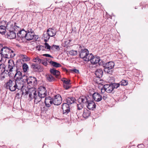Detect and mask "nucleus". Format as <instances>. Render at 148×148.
I'll use <instances>...</instances> for the list:
<instances>
[{
    "instance_id": "obj_37",
    "label": "nucleus",
    "mask_w": 148,
    "mask_h": 148,
    "mask_svg": "<svg viewBox=\"0 0 148 148\" xmlns=\"http://www.w3.org/2000/svg\"><path fill=\"white\" fill-rule=\"evenodd\" d=\"M45 48L47 50H50L51 49V47L50 46L48 43H45Z\"/></svg>"
},
{
    "instance_id": "obj_53",
    "label": "nucleus",
    "mask_w": 148,
    "mask_h": 148,
    "mask_svg": "<svg viewBox=\"0 0 148 148\" xmlns=\"http://www.w3.org/2000/svg\"><path fill=\"white\" fill-rule=\"evenodd\" d=\"M22 79H23V80L24 81L25 80L26 81V77H24V78H21Z\"/></svg>"
},
{
    "instance_id": "obj_30",
    "label": "nucleus",
    "mask_w": 148,
    "mask_h": 148,
    "mask_svg": "<svg viewBox=\"0 0 148 148\" xmlns=\"http://www.w3.org/2000/svg\"><path fill=\"white\" fill-rule=\"evenodd\" d=\"M51 36H49L47 32L46 33L44 34L43 37L44 39V41L45 42H47L48 40L49 39Z\"/></svg>"
},
{
    "instance_id": "obj_48",
    "label": "nucleus",
    "mask_w": 148,
    "mask_h": 148,
    "mask_svg": "<svg viewBox=\"0 0 148 148\" xmlns=\"http://www.w3.org/2000/svg\"><path fill=\"white\" fill-rule=\"evenodd\" d=\"M5 71V67L4 66H3V67L1 69V74H3V73Z\"/></svg>"
},
{
    "instance_id": "obj_26",
    "label": "nucleus",
    "mask_w": 148,
    "mask_h": 148,
    "mask_svg": "<svg viewBox=\"0 0 148 148\" xmlns=\"http://www.w3.org/2000/svg\"><path fill=\"white\" fill-rule=\"evenodd\" d=\"M75 101V99L74 98L72 97H69L66 99V103L69 105L74 103Z\"/></svg>"
},
{
    "instance_id": "obj_20",
    "label": "nucleus",
    "mask_w": 148,
    "mask_h": 148,
    "mask_svg": "<svg viewBox=\"0 0 148 148\" xmlns=\"http://www.w3.org/2000/svg\"><path fill=\"white\" fill-rule=\"evenodd\" d=\"M50 72L51 74L55 76L56 78L59 79L60 77V73L59 71L56 70L54 69H50Z\"/></svg>"
},
{
    "instance_id": "obj_4",
    "label": "nucleus",
    "mask_w": 148,
    "mask_h": 148,
    "mask_svg": "<svg viewBox=\"0 0 148 148\" xmlns=\"http://www.w3.org/2000/svg\"><path fill=\"white\" fill-rule=\"evenodd\" d=\"M8 67L7 71L8 73L11 74V73L16 72L17 70L16 66H15L14 61L12 60H10L8 62Z\"/></svg>"
},
{
    "instance_id": "obj_11",
    "label": "nucleus",
    "mask_w": 148,
    "mask_h": 148,
    "mask_svg": "<svg viewBox=\"0 0 148 148\" xmlns=\"http://www.w3.org/2000/svg\"><path fill=\"white\" fill-rule=\"evenodd\" d=\"M27 32L23 29L17 33V36L18 40H23L26 37Z\"/></svg>"
},
{
    "instance_id": "obj_7",
    "label": "nucleus",
    "mask_w": 148,
    "mask_h": 148,
    "mask_svg": "<svg viewBox=\"0 0 148 148\" xmlns=\"http://www.w3.org/2000/svg\"><path fill=\"white\" fill-rule=\"evenodd\" d=\"M90 54L89 51L86 49H82L79 51L80 57L86 61H89Z\"/></svg>"
},
{
    "instance_id": "obj_14",
    "label": "nucleus",
    "mask_w": 148,
    "mask_h": 148,
    "mask_svg": "<svg viewBox=\"0 0 148 148\" xmlns=\"http://www.w3.org/2000/svg\"><path fill=\"white\" fill-rule=\"evenodd\" d=\"M14 72L15 73L14 77L16 79V81H17L18 80H20L21 79V78L26 77V76L25 75L22 76L21 73L19 71H18L17 70L16 71V72Z\"/></svg>"
},
{
    "instance_id": "obj_17",
    "label": "nucleus",
    "mask_w": 148,
    "mask_h": 148,
    "mask_svg": "<svg viewBox=\"0 0 148 148\" xmlns=\"http://www.w3.org/2000/svg\"><path fill=\"white\" fill-rule=\"evenodd\" d=\"M36 36L33 32H27L25 38L28 40H30L33 39L34 36Z\"/></svg>"
},
{
    "instance_id": "obj_22",
    "label": "nucleus",
    "mask_w": 148,
    "mask_h": 148,
    "mask_svg": "<svg viewBox=\"0 0 148 148\" xmlns=\"http://www.w3.org/2000/svg\"><path fill=\"white\" fill-rule=\"evenodd\" d=\"M89 100L86 97L82 96L79 98L78 99V101L79 103L83 104L85 103L86 105V103H87Z\"/></svg>"
},
{
    "instance_id": "obj_41",
    "label": "nucleus",
    "mask_w": 148,
    "mask_h": 148,
    "mask_svg": "<svg viewBox=\"0 0 148 148\" xmlns=\"http://www.w3.org/2000/svg\"><path fill=\"white\" fill-rule=\"evenodd\" d=\"M44 48L45 47L41 45L40 46L38 49V50L39 51H40L41 50L43 51L44 50Z\"/></svg>"
},
{
    "instance_id": "obj_39",
    "label": "nucleus",
    "mask_w": 148,
    "mask_h": 148,
    "mask_svg": "<svg viewBox=\"0 0 148 148\" xmlns=\"http://www.w3.org/2000/svg\"><path fill=\"white\" fill-rule=\"evenodd\" d=\"M31 67L34 70H36L37 69V64L36 63H32L31 65Z\"/></svg>"
},
{
    "instance_id": "obj_31",
    "label": "nucleus",
    "mask_w": 148,
    "mask_h": 148,
    "mask_svg": "<svg viewBox=\"0 0 148 148\" xmlns=\"http://www.w3.org/2000/svg\"><path fill=\"white\" fill-rule=\"evenodd\" d=\"M13 29L14 32H16V34H17V33H19L21 31V29L20 27L17 26H14L13 27Z\"/></svg>"
},
{
    "instance_id": "obj_54",
    "label": "nucleus",
    "mask_w": 148,
    "mask_h": 148,
    "mask_svg": "<svg viewBox=\"0 0 148 148\" xmlns=\"http://www.w3.org/2000/svg\"><path fill=\"white\" fill-rule=\"evenodd\" d=\"M37 60H38V61L39 62H40V59L38 58Z\"/></svg>"
},
{
    "instance_id": "obj_10",
    "label": "nucleus",
    "mask_w": 148,
    "mask_h": 148,
    "mask_svg": "<svg viewBox=\"0 0 148 148\" xmlns=\"http://www.w3.org/2000/svg\"><path fill=\"white\" fill-rule=\"evenodd\" d=\"M61 80L63 83V86L65 89L67 90L71 88V83L70 80L66 78H63Z\"/></svg>"
},
{
    "instance_id": "obj_32",
    "label": "nucleus",
    "mask_w": 148,
    "mask_h": 148,
    "mask_svg": "<svg viewBox=\"0 0 148 148\" xmlns=\"http://www.w3.org/2000/svg\"><path fill=\"white\" fill-rule=\"evenodd\" d=\"M119 84H120V85L125 86L128 84V82L127 80L123 79L120 82Z\"/></svg>"
},
{
    "instance_id": "obj_38",
    "label": "nucleus",
    "mask_w": 148,
    "mask_h": 148,
    "mask_svg": "<svg viewBox=\"0 0 148 148\" xmlns=\"http://www.w3.org/2000/svg\"><path fill=\"white\" fill-rule=\"evenodd\" d=\"M77 109L78 110H81L83 107V104L81 103H79V104L77 105Z\"/></svg>"
},
{
    "instance_id": "obj_44",
    "label": "nucleus",
    "mask_w": 148,
    "mask_h": 148,
    "mask_svg": "<svg viewBox=\"0 0 148 148\" xmlns=\"http://www.w3.org/2000/svg\"><path fill=\"white\" fill-rule=\"evenodd\" d=\"M43 56H45L46 57H50V58H52V56L50 55L49 54H45L43 55Z\"/></svg>"
},
{
    "instance_id": "obj_16",
    "label": "nucleus",
    "mask_w": 148,
    "mask_h": 148,
    "mask_svg": "<svg viewBox=\"0 0 148 148\" xmlns=\"http://www.w3.org/2000/svg\"><path fill=\"white\" fill-rule=\"evenodd\" d=\"M93 99L96 101H100L102 99V96L97 92H95L92 95Z\"/></svg>"
},
{
    "instance_id": "obj_15",
    "label": "nucleus",
    "mask_w": 148,
    "mask_h": 148,
    "mask_svg": "<svg viewBox=\"0 0 148 148\" xmlns=\"http://www.w3.org/2000/svg\"><path fill=\"white\" fill-rule=\"evenodd\" d=\"M16 89H17L18 90H21L23 92V89L24 87L23 82L20 80L16 81Z\"/></svg>"
},
{
    "instance_id": "obj_12",
    "label": "nucleus",
    "mask_w": 148,
    "mask_h": 148,
    "mask_svg": "<svg viewBox=\"0 0 148 148\" xmlns=\"http://www.w3.org/2000/svg\"><path fill=\"white\" fill-rule=\"evenodd\" d=\"M62 108L64 114H67L70 112L69 106L68 104L63 103L62 105Z\"/></svg>"
},
{
    "instance_id": "obj_5",
    "label": "nucleus",
    "mask_w": 148,
    "mask_h": 148,
    "mask_svg": "<svg viewBox=\"0 0 148 148\" xmlns=\"http://www.w3.org/2000/svg\"><path fill=\"white\" fill-rule=\"evenodd\" d=\"M36 89L34 88H32L29 89L28 91H26L25 93L26 94H28V92H29V97L30 98L32 99V98H34V101L35 103L36 104L37 103L36 101L37 99V94H36Z\"/></svg>"
},
{
    "instance_id": "obj_24",
    "label": "nucleus",
    "mask_w": 148,
    "mask_h": 148,
    "mask_svg": "<svg viewBox=\"0 0 148 148\" xmlns=\"http://www.w3.org/2000/svg\"><path fill=\"white\" fill-rule=\"evenodd\" d=\"M47 32L51 37H53L56 34L55 31L54 29L51 28L48 29L47 30Z\"/></svg>"
},
{
    "instance_id": "obj_47",
    "label": "nucleus",
    "mask_w": 148,
    "mask_h": 148,
    "mask_svg": "<svg viewBox=\"0 0 148 148\" xmlns=\"http://www.w3.org/2000/svg\"><path fill=\"white\" fill-rule=\"evenodd\" d=\"M72 71H73V72L75 73H79V71L78 70H77L76 69H74L73 70H72Z\"/></svg>"
},
{
    "instance_id": "obj_25",
    "label": "nucleus",
    "mask_w": 148,
    "mask_h": 148,
    "mask_svg": "<svg viewBox=\"0 0 148 148\" xmlns=\"http://www.w3.org/2000/svg\"><path fill=\"white\" fill-rule=\"evenodd\" d=\"M90 112L89 110H88L87 108H85L84 109L83 116L85 118H87L90 116Z\"/></svg>"
},
{
    "instance_id": "obj_19",
    "label": "nucleus",
    "mask_w": 148,
    "mask_h": 148,
    "mask_svg": "<svg viewBox=\"0 0 148 148\" xmlns=\"http://www.w3.org/2000/svg\"><path fill=\"white\" fill-rule=\"evenodd\" d=\"M8 38L10 39H14L16 36V32H14V31L9 30L6 34Z\"/></svg>"
},
{
    "instance_id": "obj_9",
    "label": "nucleus",
    "mask_w": 148,
    "mask_h": 148,
    "mask_svg": "<svg viewBox=\"0 0 148 148\" xmlns=\"http://www.w3.org/2000/svg\"><path fill=\"white\" fill-rule=\"evenodd\" d=\"M89 61H90L92 64H96L98 63L100 60L99 57L93 56L91 53L90 54Z\"/></svg>"
},
{
    "instance_id": "obj_46",
    "label": "nucleus",
    "mask_w": 148,
    "mask_h": 148,
    "mask_svg": "<svg viewBox=\"0 0 148 148\" xmlns=\"http://www.w3.org/2000/svg\"><path fill=\"white\" fill-rule=\"evenodd\" d=\"M3 56V55L2 53L1 52V53H0V62H1L2 60Z\"/></svg>"
},
{
    "instance_id": "obj_45",
    "label": "nucleus",
    "mask_w": 148,
    "mask_h": 148,
    "mask_svg": "<svg viewBox=\"0 0 148 148\" xmlns=\"http://www.w3.org/2000/svg\"><path fill=\"white\" fill-rule=\"evenodd\" d=\"M105 91H106V90L104 88V85L103 87L101 89V92L102 93H103L105 92Z\"/></svg>"
},
{
    "instance_id": "obj_27",
    "label": "nucleus",
    "mask_w": 148,
    "mask_h": 148,
    "mask_svg": "<svg viewBox=\"0 0 148 148\" xmlns=\"http://www.w3.org/2000/svg\"><path fill=\"white\" fill-rule=\"evenodd\" d=\"M46 78L47 81L49 82H53L56 80V79L51 74L46 75Z\"/></svg>"
},
{
    "instance_id": "obj_21",
    "label": "nucleus",
    "mask_w": 148,
    "mask_h": 148,
    "mask_svg": "<svg viewBox=\"0 0 148 148\" xmlns=\"http://www.w3.org/2000/svg\"><path fill=\"white\" fill-rule=\"evenodd\" d=\"M104 88L106 89V92L108 93H110L113 90L112 84L104 85Z\"/></svg>"
},
{
    "instance_id": "obj_3",
    "label": "nucleus",
    "mask_w": 148,
    "mask_h": 148,
    "mask_svg": "<svg viewBox=\"0 0 148 148\" xmlns=\"http://www.w3.org/2000/svg\"><path fill=\"white\" fill-rule=\"evenodd\" d=\"M38 102L41 100L42 98H44L47 95L45 88L44 86H40L38 89Z\"/></svg>"
},
{
    "instance_id": "obj_57",
    "label": "nucleus",
    "mask_w": 148,
    "mask_h": 148,
    "mask_svg": "<svg viewBox=\"0 0 148 148\" xmlns=\"http://www.w3.org/2000/svg\"><path fill=\"white\" fill-rule=\"evenodd\" d=\"M37 71H38L39 72V71L38 70H37Z\"/></svg>"
},
{
    "instance_id": "obj_50",
    "label": "nucleus",
    "mask_w": 148,
    "mask_h": 148,
    "mask_svg": "<svg viewBox=\"0 0 148 148\" xmlns=\"http://www.w3.org/2000/svg\"><path fill=\"white\" fill-rule=\"evenodd\" d=\"M37 57L34 58L33 59V60H33V62H36V61H37Z\"/></svg>"
},
{
    "instance_id": "obj_51",
    "label": "nucleus",
    "mask_w": 148,
    "mask_h": 148,
    "mask_svg": "<svg viewBox=\"0 0 148 148\" xmlns=\"http://www.w3.org/2000/svg\"><path fill=\"white\" fill-rule=\"evenodd\" d=\"M42 64L45 66H46L47 65V63L46 62H42Z\"/></svg>"
},
{
    "instance_id": "obj_2",
    "label": "nucleus",
    "mask_w": 148,
    "mask_h": 148,
    "mask_svg": "<svg viewBox=\"0 0 148 148\" xmlns=\"http://www.w3.org/2000/svg\"><path fill=\"white\" fill-rule=\"evenodd\" d=\"M1 52L3 57L5 58H9L13 57L15 56V54L13 51L6 47H3L1 49Z\"/></svg>"
},
{
    "instance_id": "obj_40",
    "label": "nucleus",
    "mask_w": 148,
    "mask_h": 148,
    "mask_svg": "<svg viewBox=\"0 0 148 148\" xmlns=\"http://www.w3.org/2000/svg\"><path fill=\"white\" fill-rule=\"evenodd\" d=\"M54 48H55L56 49H59V47L58 45H53L51 47V49H53Z\"/></svg>"
},
{
    "instance_id": "obj_23",
    "label": "nucleus",
    "mask_w": 148,
    "mask_h": 148,
    "mask_svg": "<svg viewBox=\"0 0 148 148\" xmlns=\"http://www.w3.org/2000/svg\"><path fill=\"white\" fill-rule=\"evenodd\" d=\"M103 72L101 69H97L95 72V75L96 77L99 78H101L103 75Z\"/></svg>"
},
{
    "instance_id": "obj_6",
    "label": "nucleus",
    "mask_w": 148,
    "mask_h": 148,
    "mask_svg": "<svg viewBox=\"0 0 148 148\" xmlns=\"http://www.w3.org/2000/svg\"><path fill=\"white\" fill-rule=\"evenodd\" d=\"M16 81L9 79L6 83V87L7 89L13 92L16 90Z\"/></svg>"
},
{
    "instance_id": "obj_56",
    "label": "nucleus",
    "mask_w": 148,
    "mask_h": 148,
    "mask_svg": "<svg viewBox=\"0 0 148 148\" xmlns=\"http://www.w3.org/2000/svg\"><path fill=\"white\" fill-rule=\"evenodd\" d=\"M35 42H36V41H37L35 39Z\"/></svg>"
},
{
    "instance_id": "obj_49",
    "label": "nucleus",
    "mask_w": 148,
    "mask_h": 148,
    "mask_svg": "<svg viewBox=\"0 0 148 148\" xmlns=\"http://www.w3.org/2000/svg\"><path fill=\"white\" fill-rule=\"evenodd\" d=\"M1 80H2L5 78V76L3 75V74H1Z\"/></svg>"
},
{
    "instance_id": "obj_13",
    "label": "nucleus",
    "mask_w": 148,
    "mask_h": 148,
    "mask_svg": "<svg viewBox=\"0 0 148 148\" xmlns=\"http://www.w3.org/2000/svg\"><path fill=\"white\" fill-rule=\"evenodd\" d=\"M86 106L89 109L92 110H93L96 108L95 103L92 101L89 100L86 103Z\"/></svg>"
},
{
    "instance_id": "obj_55",
    "label": "nucleus",
    "mask_w": 148,
    "mask_h": 148,
    "mask_svg": "<svg viewBox=\"0 0 148 148\" xmlns=\"http://www.w3.org/2000/svg\"><path fill=\"white\" fill-rule=\"evenodd\" d=\"M40 66H38V67H37L38 69L39 68H40Z\"/></svg>"
},
{
    "instance_id": "obj_43",
    "label": "nucleus",
    "mask_w": 148,
    "mask_h": 148,
    "mask_svg": "<svg viewBox=\"0 0 148 148\" xmlns=\"http://www.w3.org/2000/svg\"><path fill=\"white\" fill-rule=\"evenodd\" d=\"M97 82L99 84H101L102 85L103 84V82L102 79H100L99 81L98 82Z\"/></svg>"
},
{
    "instance_id": "obj_29",
    "label": "nucleus",
    "mask_w": 148,
    "mask_h": 148,
    "mask_svg": "<svg viewBox=\"0 0 148 148\" xmlns=\"http://www.w3.org/2000/svg\"><path fill=\"white\" fill-rule=\"evenodd\" d=\"M50 63L53 66L56 67H59L61 66V65L60 64L56 62L51 61Z\"/></svg>"
},
{
    "instance_id": "obj_58",
    "label": "nucleus",
    "mask_w": 148,
    "mask_h": 148,
    "mask_svg": "<svg viewBox=\"0 0 148 148\" xmlns=\"http://www.w3.org/2000/svg\"><path fill=\"white\" fill-rule=\"evenodd\" d=\"M36 48H37V46H36Z\"/></svg>"
},
{
    "instance_id": "obj_42",
    "label": "nucleus",
    "mask_w": 148,
    "mask_h": 148,
    "mask_svg": "<svg viewBox=\"0 0 148 148\" xmlns=\"http://www.w3.org/2000/svg\"><path fill=\"white\" fill-rule=\"evenodd\" d=\"M4 66V64H1L0 65V74H1V69L3 66Z\"/></svg>"
},
{
    "instance_id": "obj_33",
    "label": "nucleus",
    "mask_w": 148,
    "mask_h": 148,
    "mask_svg": "<svg viewBox=\"0 0 148 148\" xmlns=\"http://www.w3.org/2000/svg\"><path fill=\"white\" fill-rule=\"evenodd\" d=\"M20 57L26 61H28L29 60V58L25 55L21 54L20 55Z\"/></svg>"
},
{
    "instance_id": "obj_1",
    "label": "nucleus",
    "mask_w": 148,
    "mask_h": 148,
    "mask_svg": "<svg viewBox=\"0 0 148 148\" xmlns=\"http://www.w3.org/2000/svg\"><path fill=\"white\" fill-rule=\"evenodd\" d=\"M62 101V98L61 96L58 95L53 98L50 97H46L45 99V102L46 106L49 107L52 105L56 106L60 105Z\"/></svg>"
},
{
    "instance_id": "obj_36",
    "label": "nucleus",
    "mask_w": 148,
    "mask_h": 148,
    "mask_svg": "<svg viewBox=\"0 0 148 148\" xmlns=\"http://www.w3.org/2000/svg\"><path fill=\"white\" fill-rule=\"evenodd\" d=\"M112 86H113V88L114 90V89L117 88H118L120 85V84L119 83H113L112 84Z\"/></svg>"
},
{
    "instance_id": "obj_34",
    "label": "nucleus",
    "mask_w": 148,
    "mask_h": 148,
    "mask_svg": "<svg viewBox=\"0 0 148 148\" xmlns=\"http://www.w3.org/2000/svg\"><path fill=\"white\" fill-rule=\"evenodd\" d=\"M69 54L71 55L74 56L77 55V51L72 50L69 52Z\"/></svg>"
},
{
    "instance_id": "obj_35",
    "label": "nucleus",
    "mask_w": 148,
    "mask_h": 148,
    "mask_svg": "<svg viewBox=\"0 0 148 148\" xmlns=\"http://www.w3.org/2000/svg\"><path fill=\"white\" fill-rule=\"evenodd\" d=\"M23 69L24 72H26L28 68V65L24 63L23 65Z\"/></svg>"
},
{
    "instance_id": "obj_28",
    "label": "nucleus",
    "mask_w": 148,
    "mask_h": 148,
    "mask_svg": "<svg viewBox=\"0 0 148 148\" xmlns=\"http://www.w3.org/2000/svg\"><path fill=\"white\" fill-rule=\"evenodd\" d=\"M5 27L4 26H0V33L3 35L4 34L5 32Z\"/></svg>"
},
{
    "instance_id": "obj_52",
    "label": "nucleus",
    "mask_w": 148,
    "mask_h": 148,
    "mask_svg": "<svg viewBox=\"0 0 148 148\" xmlns=\"http://www.w3.org/2000/svg\"><path fill=\"white\" fill-rule=\"evenodd\" d=\"M107 97L106 96V95H105V96H103V97H102V98L104 100H106L107 98Z\"/></svg>"
},
{
    "instance_id": "obj_18",
    "label": "nucleus",
    "mask_w": 148,
    "mask_h": 148,
    "mask_svg": "<svg viewBox=\"0 0 148 148\" xmlns=\"http://www.w3.org/2000/svg\"><path fill=\"white\" fill-rule=\"evenodd\" d=\"M26 81L27 84H32V83L33 82L34 84L35 82L36 81V79L32 77H27V76H26Z\"/></svg>"
},
{
    "instance_id": "obj_8",
    "label": "nucleus",
    "mask_w": 148,
    "mask_h": 148,
    "mask_svg": "<svg viewBox=\"0 0 148 148\" xmlns=\"http://www.w3.org/2000/svg\"><path fill=\"white\" fill-rule=\"evenodd\" d=\"M114 65L115 64L113 62H109L106 63L104 70L108 73L111 74L112 72V71L111 69L114 68Z\"/></svg>"
}]
</instances>
